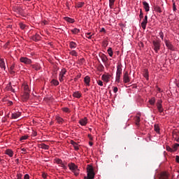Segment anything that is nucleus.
<instances>
[{
  "mask_svg": "<svg viewBox=\"0 0 179 179\" xmlns=\"http://www.w3.org/2000/svg\"><path fill=\"white\" fill-rule=\"evenodd\" d=\"M87 176L84 177V179H93L94 178V170L93 169V166L88 165L87 168Z\"/></svg>",
  "mask_w": 179,
  "mask_h": 179,
  "instance_id": "f257e3e1",
  "label": "nucleus"
},
{
  "mask_svg": "<svg viewBox=\"0 0 179 179\" xmlns=\"http://www.w3.org/2000/svg\"><path fill=\"white\" fill-rule=\"evenodd\" d=\"M162 103H163V101L162 99L157 100L156 103L157 108L159 113H163V111H164V108H163Z\"/></svg>",
  "mask_w": 179,
  "mask_h": 179,
  "instance_id": "f03ea898",
  "label": "nucleus"
},
{
  "mask_svg": "<svg viewBox=\"0 0 179 179\" xmlns=\"http://www.w3.org/2000/svg\"><path fill=\"white\" fill-rule=\"evenodd\" d=\"M152 45L155 52H159V51L160 50V41H153Z\"/></svg>",
  "mask_w": 179,
  "mask_h": 179,
  "instance_id": "7ed1b4c3",
  "label": "nucleus"
},
{
  "mask_svg": "<svg viewBox=\"0 0 179 179\" xmlns=\"http://www.w3.org/2000/svg\"><path fill=\"white\" fill-rule=\"evenodd\" d=\"M20 61L22 64H25V65H30L31 64V59L24 57H20Z\"/></svg>",
  "mask_w": 179,
  "mask_h": 179,
  "instance_id": "20e7f679",
  "label": "nucleus"
},
{
  "mask_svg": "<svg viewBox=\"0 0 179 179\" xmlns=\"http://www.w3.org/2000/svg\"><path fill=\"white\" fill-rule=\"evenodd\" d=\"M99 57L102 62L105 64V66L107 68V62H108V57H107V56L103 53L99 54Z\"/></svg>",
  "mask_w": 179,
  "mask_h": 179,
  "instance_id": "39448f33",
  "label": "nucleus"
},
{
  "mask_svg": "<svg viewBox=\"0 0 179 179\" xmlns=\"http://www.w3.org/2000/svg\"><path fill=\"white\" fill-rule=\"evenodd\" d=\"M123 81L124 83H129L131 80L129 79V76L128 75V71H125L123 75Z\"/></svg>",
  "mask_w": 179,
  "mask_h": 179,
  "instance_id": "423d86ee",
  "label": "nucleus"
},
{
  "mask_svg": "<svg viewBox=\"0 0 179 179\" xmlns=\"http://www.w3.org/2000/svg\"><path fill=\"white\" fill-rule=\"evenodd\" d=\"M122 75V64H120L117 66L116 76H121Z\"/></svg>",
  "mask_w": 179,
  "mask_h": 179,
  "instance_id": "0eeeda50",
  "label": "nucleus"
},
{
  "mask_svg": "<svg viewBox=\"0 0 179 179\" xmlns=\"http://www.w3.org/2000/svg\"><path fill=\"white\" fill-rule=\"evenodd\" d=\"M148 24V16L145 15L144 17V19L143 20V22H141V27L143 29V30H146V25Z\"/></svg>",
  "mask_w": 179,
  "mask_h": 179,
  "instance_id": "6e6552de",
  "label": "nucleus"
},
{
  "mask_svg": "<svg viewBox=\"0 0 179 179\" xmlns=\"http://www.w3.org/2000/svg\"><path fill=\"white\" fill-rule=\"evenodd\" d=\"M110 78H111V75H110V74H103L101 77V79L103 80V82H106V83H108L110 82Z\"/></svg>",
  "mask_w": 179,
  "mask_h": 179,
  "instance_id": "1a4fd4ad",
  "label": "nucleus"
},
{
  "mask_svg": "<svg viewBox=\"0 0 179 179\" xmlns=\"http://www.w3.org/2000/svg\"><path fill=\"white\" fill-rule=\"evenodd\" d=\"M69 170H71V171H76V170H78V166H76V164H75L74 163H71L68 164Z\"/></svg>",
  "mask_w": 179,
  "mask_h": 179,
  "instance_id": "9d476101",
  "label": "nucleus"
},
{
  "mask_svg": "<svg viewBox=\"0 0 179 179\" xmlns=\"http://www.w3.org/2000/svg\"><path fill=\"white\" fill-rule=\"evenodd\" d=\"M164 41H165V45L167 47V48H169V50H171V51H173V50H174V46H173L171 43L166 39L164 40Z\"/></svg>",
  "mask_w": 179,
  "mask_h": 179,
  "instance_id": "9b49d317",
  "label": "nucleus"
},
{
  "mask_svg": "<svg viewBox=\"0 0 179 179\" xmlns=\"http://www.w3.org/2000/svg\"><path fill=\"white\" fill-rule=\"evenodd\" d=\"M31 38L34 41H40L41 40V36L38 34H36L33 36H31Z\"/></svg>",
  "mask_w": 179,
  "mask_h": 179,
  "instance_id": "f8f14e48",
  "label": "nucleus"
},
{
  "mask_svg": "<svg viewBox=\"0 0 179 179\" xmlns=\"http://www.w3.org/2000/svg\"><path fill=\"white\" fill-rule=\"evenodd\" d=\"M143 8L145 12H149L150 10V6H149V3L146 1H143Z\"/></svg>",
  "mask_w": 179,
  "mask_h": 179,
  "instance_id": "ddd939ff",
  "label": "nucleus"
},
{
  "mask_svg": "<svg viewBox=\"0 0 179 179\" xmlns=\"http://www.w3.org/2000/svg\"><path fill=\"white\" fill-rule=\"evenodd\" d=\"M79 124L83 127H85L87 124V117H84L79 121Z\"/></svg>",
  "mask_w": 179,
  "mask_h": 179,
  "instance_id": "4468645a",
  "label": "nucleus"
},
{
  "mask_svg": "<svg viewBox=\"0 0 179 179\" xmlns=\"http://www.w3.org/2000/svg\"><path fill=\"white\" fill-rule=\"evenodd\" d=\"M71 145H73L75 150H79V146H78V143L75 142L73 140L70 141Z\"/></svg>",
  "mask_w": 179,
  "mask_h": 179,
  "instance_id": "2eb2a0df",
  "label": "nucleus"
},
{
  "mask_svg": "<svg viewBox=\"0 0 179 179\" xmlns=\"http://www.w3.org/2000/svg\"><path fill=\"white\" fill-rule=\"evenodd\" d=\"M20 115H22V113H20V112H18V113H12L11 117L14 120H16V119L19 118V117H20Z\"/></svg>",
  "mask_w": 179,
  "mask_h": 179,
  "instance_id": "dca6fc26",
  "label": "nucleus"
},
{
  "mask_svg": "<svg viewBox=\"0 0 179 179\" xmlns=\"http://www.w3.org/2000/svg\"><path fill=\"white\" fill-rule=\"evenodd\" d=\"M84 82L87 85V86H90V77L87 76L84 78Z\"/></svg>",
  "mask_w": 179,
  "mask_h": 179,
  "instance_id": "f3484780",
  "label": "nucleus"
},
{
  "mask_svg": "<svg viewBox=\"0 0 179 179\" xmlns=\"http://www.w3.org/2000/svg\"><path fill=\"white\" fill-rule=\"evenodd\" d=\"M5 154L8 155V156H9V157H13V151H12V150H10V149L6 150L5 152Z\"/></svg>",
  "mask_w": 179,
  "mask_h": 179,
  "instance_id": "a211bd4d",
  "label": "nucleus"
},
{
  "mask_svg": "<svg viewBox=\"0 0 179 179\" xmlns=\"http://www.w3.org/2000/svg\"><path fill=\"white\" fill-rule=\"evenodd\" d=\"M41 149H44L45 150H48V149H50V146L47 145L44 143H41L38 146Z\"/></svg>",
  "mask_w": 179,
  "mask_h": 179,
  "instance_id": "6ab92c4d",
  "label": "nucleus"
},
{
  "mask_svg": "<svg viewBox=\"0 0 179 179\" xmlns=\"http://www.w3.org/2000/svg\"><path fill=\"white\" fill-rule=\"evenodd\" d=\"M160 179H169V174L166 172H163L160 175Z\"/></svg>",
  "mask_w": 179,
  "mask_h": 179,
  "instance_id": "aec40b11",
  "label": "nucleus"
},
{
  "mask_svg": "<svg viewBox=\"0 0 179 179\" xmlns=\"http://www.w3.org/2000/svg\"><path fill=\"white\" fill-rule=\"evenodd\" d=\"M31 67L33 68V69H35V71H40L41 68L39 64H32Z\"/></svg>",
  "mask_w": 179,
  "mask_h": 179,
  "instance_id": "412c9836",
  "label": "nucleus"
},
{
  "mask_svg": "<svg viewBox=\"0 0 179 179\" xmlns=\"http://www.w3.org/2000/svg\"><path fill=\"white\" fill-rule=\"evenodd\" d=\"M0 67L3 68L4 71L6 69V66H5V61H3V59H0Z\"/></svg>",
  "mask_w": 179,
  "mask_h": 179,
  "instance_id": "4be33fe9",
  "label": "nucleus"
},
{
  "mask_svg": "<svg viewBox=\"0 0 179 179\" xmlns=\"http://www.w3.org/2000/svg\"><path fill=\"white\" fill-rule=\"evenodd\" d=\"M23 89H24V93H30V90H29V85H23Z\"/></svg>",
  "mask_w": 179,
  "mask_h": 179,
  "instance_id": "5701e85b",
  "label": "nucleus"
},
{
  "mask_svg": "<svg viewBox=\"0 0 179 179\" xmlns=\"http://www.w3.org/2000/svg\"><path fill=\"white\" fill-rule=\"evenodd\" d=\"M134 121L136 122V125H139V123L141 122V117L140 116H136L134 118Z\"/></svg>",
  "mask_w": 179,
  "mask_h": 179,
  "instance_id": "b1692460",
  "label": "nucleus"
},
{
  "mask_svg": "<svg viewBox=\"0 0 179 179\" xmlns=\"http://www.w3.org/2000/svg\"><path fill=\"white\" fill-rule=\"evenodd\" d=\"M71 33H73V34H78V33H80V29L78 28H74L71 29Z\"/></svg>",
  "mask_w": 179,
  "mask_h": 179,
  "instance_id": "393cba45",
  "label": "nucleus"
},
{
  "mask_svg": "<svg viewBox=\"0 0 179 179\" xmlns=\"http://www.w3.org/2000/svg\"><path fill=\"white\" fill-rule=\"evenodd\" d=\"M115 2V0H109V8H110V9L114 8Z\"/></svg>",
  "mask_w": 179,
  "mask_h": 179,
  "instance_id": "a878e982",
  "label": "nucleus"
},
{
  "mask_svg": "<svg viewBox=\"0 0 179 179\" xmlns=\"http://www.w3.org/2000/svg\"><path fill=\"white\" fill-rule=\"evenodd\" d=\"M154 128L157 134H160V127H159V124H155Z\"/></svg>",
  "mask_w": 179,
  "mask_h": 179,
  "instance_id": "bb28decb",
  "label": "nucleus"
},
{
  "mask_svg": "<svg viewBox=\"0 0 179 179\" xmlns=\"http://www.w3.org/2000/svg\"><path fill=\"white\" fill-rule=\"evenodd\" d=\"M73 97H76L77 99H80V97L82 96V94H80V93L77 92H74L73 94Z\"/></svg>",
  "mask_w": 179,
  "mask_h": 179,
  "instance_id": "cd10ccee",
  "label": "nucleus"
},
{
  "mask_svg": "<svg viewBox=\"0 0 179 179\" xmlns=\"http://www.w3.org/2000/svg\"><path fill=\"white\" fill-rule=\"evenodd\" d=\"M77 45L76 43L73 41L70 42V48H76Z\"/></svg>",
  "mask_w": 179,
  "mask_h": 179,
  "instance_id": "c85d7f7f",
  "label": "nucleus"
},
{
  "mask_svg": "<svg viewBox=\"0 0 179 179\" xmlns=\"http://www.w3.org/2000/svg\"><path fill=\"white\" fill-rule=\"evenodd\" d=\"M149 103L151 106H155V103H156V99H155V97L150 99Z\"/></svg>",
  "mask_w": 179,
  "mask_h": 179,
  "instance_id": "c756f323",
  "label": "nucleus"
},
{
  "mask_svg": "<svg viewBox=\"0 0 179 179\" xmlns=\"http://www.w3.org/2000/svg\"><path fill=\"white\" fill-rule=\"evenodd\" d=\"M155 12H158L159 13H162V8L159 6H156L155 7Z\"/></svg>",
  "mask_w": 179,
  "mask_h": 179,
  "instance_id": "7c9ffc66",
  "label": "nucleus"
},
{
  "mask_svg": "<svg viewBox=\"0 0 179 179\" xmlns=\"http://www.w3.org/2000/svg\"><path fill=\"white\" fill-rule=\"evenodd\" d=\"M108 55H110V57H113L114 52H113V49L111 48H109L108 49Z\"/></svg>",
  "mask_w": 179,
  "mask_h": 179,
  "instance_id": "2f4dec72",
  "label": "nucleus"
},
{
  "mask_svg": "<svg viewBox=\"0 0 179 179\" xmlns=\"http://www.w3.org/2000/svg\"><path fill=\"white\" fill-rule=\"evenodd\" d=\"M69 54L73 57H78V52L76 50H71Z\"/></svg>",
  "mask_w": 179,
  "mask_h": 179,
  "instance_id": "473e14b6",
  "label": "nucleus"
},
{
  "mask_svg": "<svg viewBox=\"0 0 179 179\" xmlns=\"http://www.w3.org/2000/svg\"><path fill=\"white\" fill-rule=\"evenodd\" d=\"M115 82H116V83H120V82H121V76H116Z\"/></svg>",
  "mask_w": 179,
  "mask_h": 179,
  "instance_id": "72a5a7b5",
  "label": "nucleus"
},
{
  "mask_svg": "<svg viewBox=\"0 0 179 179\" xmlns=\"http://www.w3.org/2000/svg\"><path fill=\"white\" fill-rule=\"evenodd\" d=\"M85 5V2H78L76 4L77 8H83V6Z\"/></svg>",
  "mask_w": 179,
  "mask_h": 179,
  "instance_id": "f704fd0d",
  "label": "nucleus"
},
{
  "mask_svg": "<svg viewBox=\"0 0 179 179\" xmlns=\"http://www.w3.org/2000/svg\"><path fill=\"white\" fill-rule=\"evenodd\" d=\"M51 83H52V85H54L55 86H58V85H59V82H58V80H52L51 81Z\"/></svg>",
  "mask_w": 179,
  "mask_h": 179,
  "instance_id": "c9c22d12",
  "label": "nucleus"
},
{
  "mask_svg": "<svg viewBox=\"0 0 179 179\" xmlns=\"http://www.w3.org/2000/svg\"><path fill=\"white\" fill-rule=\"evenodd\" d=\"M56 120L59 124H62V122L64 121V119L62 117H57Z\"/></svg>",
  "mask_w": 179,
  "mask_h": 179,
  "instance_id": "e433bc0d",
  "label": "nucleus"
},
{
  "mask_svg": "<svg viewBox=\"0 0 179 179\" xmlns=\"http://www.w3.org/2000/svg\"><path fill=\"white\" fill-rule=\"evenodd\" d=\"M66 73V69H62L59 75L62 76H65V74Z\"/></svg>",
  "mask_w": 179,
  "mask_h": 179,
  "instance_id": "4c0bfd02",
  "label": "nucleus"
},
{
  "mask_svg": "<svg viewBox=\"0 0 179 179\" xmlns=\"http://www.w3.org/2000/svg\"><path fill=\"white\" fill-rule=\"evenodd\" d=\"M30 92H24V99L25 100H29V97L30 96Z\"/></svg>",
  "mask_w": 179,
  "mask_h": 179,
  "instance_id": "58836bf2",
  "label": "nucleus"
},
{
  "mask_svg": "<svg viewBox=\"0 0 179 179\" xmlns=\"http://www.w3.org/2000/svg\"><path fill=\"white\" fill-rule=\"evenodd\" d=\"M166 150H167L168 152H175V151H174V148H173V147H172V148H170V146H169V145L166 146Z\"/></svg>",
  "mask_w": 179,
  "mask_h": 179,
  "instance_id": "ea45409f",
  "label": "nucleus"
},
{
  "mask_svg": "<svg viewBox=\"0 0 179 179\" xmlns=\"http://www.w3.org/2000/svg\"><path fill=\"white\" fill-rule=\"evenodd\" d=\"M172 147L173 148L174 152H176L177 150V149H178V148H179V144L178 143H176Z\"/></svg>",
  "mask_w": 179,
  "mask_h": 179,
  "instance_id": "a19ab883",
  "label": "nucleus"
},
{
  "mask_svg": "<svg viewBox=\"0 0 179 179\" xmlns=\"http://www.w3.org/2000/svg\"><path fill=\"white\" fill-rule=\"evenodd\" d=\"M140 20L143 19V12L142 11V8L140 9V15H139Z\"/></svg>",
  "mask_w": 179,
  "mask_h": 179,
  "instance_id": "79ce46f5",
  "label": "nucleus"
},
{
  "mask_svg": "<svg viewBox=\"0 0 179 179\" xmlns=\"http://www.w3.org/2000/svg\"><path fill=\"white\" fill-rule=\"evenodd\" d=\"M56 163H57V164H60L61 166H62L64 164V162H62V160L59 159L56 160Z\"/></svg>",
  "mask_w": 179,
  "mask_h": 179,
  "instance_id": "37998d69",
  "label": "nucleus"
},
{
  "mask_svg": "<svg viewBox=\"0 0 179 179\" xmlns=\"http://www.w3.org/2000/svg\"><path fill=\"white\" fill-rule=\"evenodd\" d=\"M66 20L67 22H69V23H73V22H75V20H73V19H72V18H70V17H67V18L66 19Z\"/></svg>",
  "mask_w": 179,
  "mask_h": 179,
  "instance_id": "c03bdc74",
  "label": "nucleus"
},
{
  "mask_svg": "<svg viewBox=\"0 0 179 179\" xmlns=\"http://www.w3.org/2000/svg\"><path fill=\"white\" fill-rule=\"evenodd\" d=\"M64 78H65V76H61V75H59V82H64Z\"/></svg>",
  "mask_w": 179,
  "mask_h": 179,
  "instance_id": "a18cd8bd",
  "label": "nucleus"
},
{
  "mask_svg": "<svg viewBox=\"0 0 179 179\" xmlns=\"http://www.w3.org/2000/svg\"><path fill=\"white\" fill-rule=\"evenodd\" d=\"M159 35L160 38H162V40H164V34H163V31H160Z\"/></svg>",
  "mask_w": 179,
  "mask_h": 179,
  "instance_id": "49530a36",
  "label": "nucleus"
},
{
  "mask_svg": "<svg viewBox=\"0 0 179 179\" xmlns=\"http://www.w3.org/2000/svg\"><path fill=\"white\" fill-rule=\"evenodd\" d=\"M86 34V38H89V39H90V38H92V33H87V34Z\"/></svg>",
  "mask_w": 179,
  "mask_h": 179,
  "instance_id": "de8ad7c7",
  "label": "nucleus"
},
{
  "mask_svg": "<svg viewBox=\"0 0 179 179\" xmlns=\"http://www.w3.org/2000/svg\"><path fill=\"white\" fill-rule=\"evenodd\" d=\"M144 78H145V79H149V73H148V71H145V73H144Z\"/></svg>",
  "mask_w": 179,
  "mask_h": 179,
  "instance_id": "09e8293b",
  "label": "nucleus"
},
{
  "mask_svg": "<svg viewBox=\"0 0 179 179\" xmlns=\"http://www.w3.org/2000/svg\"><path fill=\"white\" fill-rule=\"evenodd\" d=\"M62 110L64 113H70L69 108H63Z\"/></svg>",
  "mask_w": 179,
  "mask_h": 179,
  "instance_id": "8fccbe9b",
  "label": "nucleus"
},
{
  "mask_svg": "<svg viewBox=\"0 0 179 179\" xmlns=\"http://www.w3.org/2000/svg\"><path fill=\"white\" fill-rule=\"evenodd\" d=\"M173 10L176 12L177 10V8L176 7V2L173 1Z\"/></svg>",
  "mask_w": 179,
  "mask_h": 179,
  "instance_id": "3c124183",
  "label": "nucleus"
},
{
  "mask_svg": "<svg viewBox=\"0 0 179 179\" xmlns=\"http://www.w3.org/2000/svg\"><path fill=\"white\" fill-rule=\"evenodd\" d=\"M20 29H22V30H24V29H26V25L24 24H20Z\"/></svg>",
  "mask_w": 179,
  "mask_h": 179,
  "instance_id": "603ef678",
  "label": "nucleus"
},
{
  "mask_svg": "<svg viewBox=\"0 0 179 179\" xmlns=\"http://www.w3.org/2000/svg\"><path fill=\"white\" fill-rule=\"evenodd\" d=\"M99 70H100L101 71H104V66H103V64H100V65H99Z\"/></svg>",
  "mask_w": 179,
  "mask_h": 179,
  "instance_id": "864d4df0",
  "label": "nucleus"
},
{
  "mask_svg": "<svg viewBox=\"0 0 179 179\" xmlns=\"http://www.w3.org/2000/svg\"><path fill=\"white\" fill-rule=\"evenodd\" d=\"M26 139H27V136H22L20 138V141H26Z\"/></svg>",
  "mask_w": 179,
  "mask_h": 179,
  "instance_id": "5fc2aeb1",
  "label": "nucleus"
},
{
  "mask_svg": "<svg viewBox=\"0 0 179 179\" xmlns=\"http://www.w3.org/2000/svg\"><path fill=\"white\" fill-rule=\"evenodd\" d=\"M17 179H22V173H17L16 176Z\"/></svg>",
  "mask_w": 179,
  "mask_h": 179,
  "instance_id": "6e6d98bb",
  "label": "nucleus"
},
{
  "mask_svg": "<svg viewBox=\"0 0 179 179\" xmlns=\"http://www.w3.org/2000/svg\"><path fill=\"white\" fill-rule=\"evenodd\" d=\"M97 84L99 85V86H103V81L99 80L97 81Z\"/></svg>",
  "mask_w": 179,
  "mask_h": 179,
  "instance_id": "4d7b16f0",
  "label": "nucleus"
},
{
  "mask_svg": "<svg viewBox=\"0 0 179 179\" xmlns=\"http://www.w3.org/2000/svg\"><path fill=\"white\" fill-rule=\"evenodd\" d=\"M24 179H30V176H29V174H25L24 176Z\"/></svg>",
  "mask_w": 179,
  "mask_h": 179,
  "instance_id": "13d9d810",
  "label": "nucleus"
},
{
  "mask_svg": "<svg viewBox=\"0 0 179 179\" xmlns=\"http://www.w3.org/2000/svg\"><path fill=\"white\" fill-rule=\"evenodd\" d=\"M117 92H118V87H115L113 88V92H114V93H117Z\"/></svg>",
  "mask_w": 179,
  "mask_h": 179,
  "instance_id": "bf43d9fd",
  "label": "nucleus"
},
{
  "mask_svg": "<svg viewBox=\"0 0 179 179\" xmlns=\"http://www.w3.org/2000/svg\"><path fill=\"white\" fill-rule=\"evenodd\" d=\"M61 167H62L64 169V170H67L68 167H66V166H65V164H63L62 166H61Z\"/></svg>",
  "mask_w": 179,
  "mask_h": 179,
  "instance_id": "052dcab7",
  "label": "nucleus"
},
{
  "mask_svg": "<svg viewBox=\"0 0 179 179\" xmlns=\"http://www.w3.org/2000/svg\"><path fill=\"white\" fill-rule=\"evenodd\" d=\"M42 177H43V178H47V173H42Z\"/></svg>",
  "mask_w": 179,
  "mask_h": 179,
  "instance_id": "680f3d73",
  "label": "nucleus"
},
{
  "mask_svg": "<svg viewBox=\"0 0 179 179\" xmlns=\"http://www.w3.org/2000/svg\"><path fill=\"white\" fill-rule=\"evenodd\" d=\"M13 69H15V64H13V65L10 67V71H13Z\"/></svg>",
  "mask_w": 179,
  "mask_h": 179,
  "instance_id": "e2e57ef3",
  "label": "nucleus"
},
{
  "mask_svg": "<svg viewBox=\"0 0 179 179\" xmlns=\"http://www.w3.org/2000/svg\"><path fill=\"white\" fill-rule=\"evenodd\" d=\"M176 161L177 163H179V156L178 155H177L176 157Z\"/></svg>",
  "mask_w": 179,
  "mask_h": 179,
  "instance_id": "0e129e2a",
  "label": "nucleus"
},
{
  "mask_svg": "<svg viewBox=\"0 0 179 179\" xmlns=\"http://www.w3.org/2000/svg\"><path fill=\"white\" fill-rule=\"evenodd\" d=\"M10 73L11 75H14L15 71H13V70H10Z\"/></svg>",
  "mask_w": 179,
  "mask_h": 179,
  "instance_id": "69168bd1",
  "label": "nucleus"
},
{
  "mask_svg": "<svg viewBox=\"0 0 179 179\" xmlns=\"http://www.w3.org/2000/svg\"><path fill=\"white\" fill-rule=\"evenodd\" d=\"M13 102L12 101H8V106H13Z\"/></svg>",
  "mask_w": 179,
  "mask_h": 179,
  "instance_id": "338daca9",
  "label": "nucleus"
},
{
  "mask_svg": "<svg viewBox=\"0 0 179 179\" xmlns=\"http://www.w3.org/2000/svg\"><path fill=\"white\" fill-rule=\"evenodd\" d=\"M89 145H90V146H93V142L90 141V142H89Z\"/></svg>",
  "mask_w": 179,
  "mask_h": 179,
  "instance_id": "774afa93",
  "label": "nucleus"
}]
</instances>
